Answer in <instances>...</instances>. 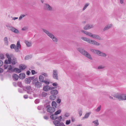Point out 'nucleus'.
I'll return each instance as SVG.
<instances>
[{
	"mask_svg": "<svg viewBox=\"0 0 126 126\" xmlns=\"http://www.w3.org/2000/svg\"><path fill=\"white\" fill-rule=\"evenodd\" d=\"M39 99H36L34 101L35 103L37 104L39 102Z\"/></svg>",
	"mask_w": 126,
	"mask_h": 126,
	"instance_id": "45",
	"label": "nucleus"
},
{
	"mask_svg": "<svg viewBox=\"0 0 126 126\" xmlns=\"http://www.w3.org/2000/svg\"><path fill=\"white\" fill-rule=\"evenodd\" d=\"M56 88V87H49L48 90H53L54 89H55Z\"/></svg>",
	"mask_w": 126,
	"mask_h": 126,
	"instance_id": "47",
	"label": "nucleus"
},
{
	"mask_svg": "<svg viewBox=\"0 0 126 126\" xmlns=\"http://www.w3.org/2000/svg\"><path fill=\"white\" fill-rule=\"evenodd\" d=\"M33 83L35 85V87L37 88H39L42 85L41 83L36 79L33 80Z\"/></svg>",
	"mask_w": 126,
	"mask_h": 126,
	"instance_id": "10",
	"label": "nucleus"
},
{
	"mask_svg": "<svg viewBox=\"0 0 126 126\" xmlns=\"http://www.w3.org/2000/svg\"><path fill=\"white\" fill-rule=\"evenodd\" d=\"M25 89V91L27 92V93L29 94H31L32 92V89L31 87L29 86H26Z\"/></svg>",
	"mask_w": 126,
	"mask_h": 126,
	"instance_id": "14",
	"label": "nucleus"
},
{
	"mask_svg": "<svg viewBox=\"0 0 126 126\" xmlns=\"http://www.w3.org/2000/svg\"><path fill=\"white\" fill-rule=\"evenodd\" d=\"M91 112H89L88 113H86L85 114L84 116L81 119V120H83L84 119L88 118V117H89V116L91 114Z\"/></svg>",
	"mask_w": 126,
	"mask_h": 126,
	"instance_id": "21",
	"label": "nucleus"
},
{
	"mask_svg": "<svg viewBox=\"0 0 126 126\" xmlns=\"http://www.w3.org/2000/svg\"><path fill=\"white\" fill-rule=\"evenodd\" d=\"M30 56H27L25 57V60H28L29 59Z\"/></svg>",
	"mask_w": 126,
	"mask_h": 126,
	"instance_id": "54",
	"label": "nucleus"
},
{
	"mask_svg": "<svg viewBox=\"0 0 126 126\" xmlns=\"http://www.w3.org/2000/svg\"><path fill=\"white\" fill-rule=\"evenodd\" d=\"M48 86H44L43 87V90L45 91H48Z\"/></svg>",
	"mask_w": 126,
	"mask_h": 126,
	"instance_id": "32",
	"label": "nucleus"
},
{
	"mask_svg": "<svg viewBox=\"0 0 126 126\" xmlns=\"http://www.w3.org/2000/svg\"><path fill=\"white\" fill-rule=\"evenodd\" d=\"M0 57H1V59H2L4 58V56L3 55L1 54L0 55Z\"/></svg>",
	"mask_w": 126,
	"mask_h": 126,
	"instance_id": "60",
	"label": "nucleus"
},
{
	"mask_svg": "<svg viewBox=\"0 0 126 126\" xmlns=\"http://www.w3.org/2000/svg\"><path fill=\"white\" fill-rule=\"evenodd\" d=\"M41 74L43 76H44L45 77H47L48 76V74L47 73H45V72H42L41 73Z\"/></svg>",
	"mask_w": 126,
	"mask_h": 126,
	"instance_id": "35",
	"label": "nucleus"
},
{
	"mask_svg": "<svg viewBox=\"0 0 126 126\" xmlns=\"http://www.w3.org/2000/svg\"><path fill=\"white\" fill-rule=\"evenodd\" d=\"M13 71L17 73H19L21 72V71L20 69L16 68L13 69Z\"/></svg>",
	"mask_w": 126,
	"mask_h": 126,
	"instance_id": "26",
	"label": "nucleus"
},
{
	"mask_svg": "<svg viewBox=\"0 0 126 126\" xmlns=\"http://www.w3.org/2000/svg\"><path fill=\"white\" fill-rule=\"evenodd\" d=\"M52 107L56 108L57 104L54 101H53L52 103Z\"/></svg>",
	"mask_w": 126,
	"mask_h": 126,
	"instance_id": "30",
	"label": "nucleus"
},
{
	"mask_svg": "<svg viewBox=\"0 0 126 126\" xmlns=\"http://www.w3.org/2000/svg\"><path fill=\"white\" fill-rule=\"evenodd\" d=\"M28 29V28L27 27H24L22 29V30L23 31H26V30H27Z\"/></svg>",
	"mask_w": 126,
	"mask_h": 126,
	"instance_id": "51",
	"label": "nucleus"
},
{
	"mask_svg": "<svg viewBox=\"0 0 126 126\" xmlns=\"http://www.w3.org/2000/svg\"><path fill=\"white\" fill-rule=\"evenodd\" d=\"M70 115V113H69L66 112L64 114V116L66 117H68Z\"/></svg>",
	"mask_w": 126,
	"mask_h": 126,
	"instance_id": "39",
	"label": "nucleus"
},
{
	"mask_svg": "<svg viewBox=\"0 0 126 126\" xmlns=\"http://www.w3.org/2000/svg\"><path fill=\"white\" fill-rule=\"evenodd\" d=\"M13 84L14 86H16V83L15 82H14L13 83Z\"/></svg>",
	"mask_w": 126,
	"mask_h": 126,
	"instance_id": "64",
	"label": "nucleus"
},
{
	"mask_svg": "<svg viewBox=\"0 0 126 126\" xmlns=\"http://www.w3.org/2000/svg\"><path fill=\"white\" fill-rule=\"evenodd\" d=\"M21 47L20 42L18 41L17 43L16 46L14 44H12L10 46V48L12 49H14L16 52H18L20 51L19 49L21 48Z\"/></svg>",
	"mask_w": 126,
	"mask_h": 126,
	"instance_id": "4",
	"label": "nucleus"
},
{
	"mask_svg": "<svg viewBox=\"0 0 126 126\" xmlns=\"http://www.w3.org/2000/svg\"><path fill=\"white\" fill-rule=\"evenodd\" d=\"M30 72L29 71H28L27 72V74L28 75H29L30 74Z\"/></svg>",
	"mask_w": 126,
	"mask_h": 126,
	"instance_id": "63",
	"label": "nucleus"
},
{
	"mask_svg": "<svg viewBox=\"0 0 126 126\" xmlns=\"http://www.w3.org/2000/svg\"><path fill=\"white\" fill-rule=\"evenodd\" d=\"M18 18V17H14L13 18V19L15 20L16 19H17Z\"/></svg>",
	"mask_w": 126,
	"mask_h": 126,
	"instance_id": "62",
	"label": "nucleus"
},
{
	"mask_svg": "<svg viewBox=\"0 0 126 126\" xmlns=\"http://www.w3.org/2000/svg\"><path fill=\"white\" fill-rule=\"evenodd\" d=\"M43 31L50 38L52 39L53 41L56 42L58 41L57 39L55 37L54 35L51 33L49 32L44 29H43Z\"/></svg>",
	"mask_w": 126,
	"mask_h": 126,
	"instance_id": "5",
	"label": "nucleus"
},
{
	"mask_svg": "<svg viewBox=\"0 0 126 126\" xmlns=\"http://www.w3.org/2000/svg\"><path fill=\"white\" fill-rule=\"evenodd\" d=\"M52 77L54 79H58V72L57 70H54L53 71Z\"/></svg>",
	"mask_w": 126,
	"mask_h": 126,
	"instance_id": "13",
	"label": "nucleus"
},
{
	"mask_svg": "<svg viewBox=\"0 0 126 126\" xmlns=\"http://www.w3.org/2000/svg\"><path fill=\"white\" fill-rule=\"evenodd\" d=\"M81 32L86 35L94 38L96 39L99 40H102L101 37L98 35L93 34L90 32L83 30L81 31Z\"/></svg>",
	"mask_w": 126,
	"mask_h": 126,
	"instance_id": "1",
	"label": "nucleus"
},
{
	"mask_svg": "<svg viewBox=\"0 0 126 126\" xmlns=\"http://www.w3.org/2000/svg\"><path fill=\"white\" fill-rule=\"evenodd\" d=\"M56 102L57 103L59 104L61 102V100L59 98H58Z\"/></svg>",
	"mask_w": 126,
	"mask_h": 126,
	"instance_id": "48",
	"label": "nucleus"
},
{
	"mask_svg": "<svg viewBox=\"0 0 126 126\" xmlns=\"http://www.w3.org/2000/svg\"><path fill=\"white\" fill-rule=\"evenodd\" d=\"M70 123V120H67L66 121V124L67 125H68Z\"/></svg>",
	"mask_w": 126,
	"mask_h": 126,
	"instance_id": "46",
	"label": "nucleus"
},
{
	"mask_svg": "<svg viewBox=\"0 0 126 126\" xmlns=\"http://www.w3.org/2000/svg\"><path fill=\"white\" fill-rule=\"evenodd\" d=\"M35 71L34 70H32V74H33V75H34L35 74Z\"/></svg>",
	"mask_w": 126,
	"mask_h": 126,
	"instance_id": "58",
	"label": "nucleus"
},
{
	"mask_svg": "<svg viewBox=\"0 0 126 126\" xmlns=\"http://www.w3.org/2000/svg\"><path fill=\"white\" fill-rule=\"evenodd\" d=\"M42 96L43 97H45L47 95V93L45 92H43L42 93Z\"/></svg>",
	"mask_w": 126,
	"mask_h": 126,
	"instance_id": "36",
	"label": "nucleus"
},
{
	"mask_svg": "<svg viewBox=\"0 0 126 126\" xmlns=\"http://www.w3.org/2000/svg\"><path fill=\"white\" fill-rule=\"evenodd\" d=\"M89 4L88 3H87L85 4L82 9L83 11L89 5Z\"/></svg>",
	"mask_w": 126,
	"mask_h": 126,
	"instance_id": "33",
	"label": "nucleus"
},
{
	"mask_svg": "<svg viewBox=\"0 0 126 126\" xmlns=\"http://www.w3.org/2000/svg\"><path fill=\"white\" fill-rule=\"evenodd\" d=\"M58 92L57 90H53L50 91V93L53 95H56L57 94Z\"/></svg>",
	"mask_w": 126,
	"mask_h": 126,
	"instance_id": "17",
	"label": "nucleus"
},
{
	"mask_svg": "<svg viewBox=\"0 0 126 126\" xmlns=\"http://www.w3.org/2000/svg\"><path fill=\"white\" fill-rule=\"evenodd\" d=\"M12 77L14 80L15 81L17 80L19 78L18 76L16 74H14L12 75Z\"/></svg>",
	"mask_w": 126,
	"mask_h": 126,
	"instance_id": "22",
	"label": "nucleus"
},
{
	"mask_svg": "<svg viewBox=\"0 0 126 126\" xmlns=\"http://www.w3.org/2000/svg\"><path fill=\"white\" fill-rule=\"evenodd\" d=\"M93 27V25L92 24H88L85 26L84 27L85 30H87L91 29Z\"/></svg>",
	"mask_w": 126,
	"mask_h": 126,
	"instance_id": "15",
	"label": "nucleus"
},
{
	"mask_svg": "<svg viewBox=\"0 0 126 126\" xmlns=\"http://www.w3.org/2000/svg\"><path fill=\"white\" fill-rule=\"evenodd\" d=\"M8 65L7 64H6L5 65H4V67L5 69H6L8 68Z\"/></svg>",
	"mask_w": 126,
	"mask_h": 126,
	"instance_id": "53",
	"label": "nucleus"
},
{
	"mask_svg": "<svg viewBox=\"0 0 126 126\" xmlns=\"http://www.w3.org/2000/svg\"><path fill=\"white\" fill-rule=\"evenodd\" d=\"M26 67V66L24 65L21 64L19 66V68L21 70H24Z\"/></svg>",
	"mask_w": 126,
	"mask_h": 126,
	"instance_id": "24",
	"label": "nucleus"
},
{
	"mask_svg": "<svg viewBox=\"0 0 126 126\" xmlns=\"http://www.w3.org/2000/svg\"><path fill=\"white\" fill-rule=\"evenodd\" d=\"M113 96L119 100H126V95L124 94L117 93L114 94Z\"/></svg>",
	"mask_w": 126,
	"mask_h": 126,
	"instance_id": "6",
	"label": "nucleus"
},
{
	"mask_svg": "<svg viewBox=\"0 0 126 126\" xmlns=\"http://www.w3.org/2000/svg\"><path fill=\"white\" fill-rule=\"evenodd\" d=\"M56 98V96L54 95H50L49 96V98L51 100H54Z\"/></svg>",
	"mask_w": 126,
	"mask_h": 126,
	"instance_id": "28",
	"label": "nucleus"
},
{
	"mask_svg": "<svg viewBox=\"0 0 126 126\" xmlns=\"http://www.w3.org/2000/svg\"><path fill=\"white\" fill-rule=\"evenodd\" d=\"M44 82L46 83L47 84H48L49 83V81H48L47 80H44L42 82Z\"/></svg>",
	"mask_w": 126,
	"mask_h": 126,
	"instance_id": "44",
	"label": "nucleus"
},
{
	"mask_svg": "<svg viewBox=\"0 0 126 126\" xmlns=\"http://www.w3.org/2000/svg\"><path fill=\"white\" fill-rule=\"evenodd\" d=\"M25 42L28 47H30L31 46V42H29L27 41H25Z\"/></svg>",
	"mask_w": 126,
	"mask_h": 126,
	"instance_id": "34",
	"label": "nucleus"
},
{
	"mask_svg": "<svg viewBox=\"0 0 126 126\" xmlns=\"http://www.w3.org/2000/svg\"><path fill=\"white\" fill-rule=\"evenodd\" d=\"M18 86L19 87H20L21 88H22L23 87V86L22 85V83H21V82H18Z\"/></svg>",
	"mask_w": 126,
	"mask_h": 126,
	"instance_id": "41",
	"label": "nucleus"
},
{
	"mask_svg": "<svg viewBox=\"0 0 126 126\" xmlns=\"http://www.w3.org/2000/svg\"><path fill=\"white\" fill-rule=\"evenodd\" d=\"M81 39L89 43L96 46H99L100 45V44L97 42L95 40H91L88 38L84 37H81Z\"/></svg>",
	"mask_w": 126,
	"mask_h": 126,
	"instance_id": "3",
	"label": "nucleus"
},
{
	"mask_svg": "<svg viewBox=\"0 0 126 126\" xmlns=\"http://www.w3.org/2000/svg\"><path fill=\"white\" fill-rule=\"evenodd\" d=\"M25 75L24 73H21L19 75V78L21 79H23L25 78Z\"/></svg>",
	"mask_w": 126,
	"mask_h": 126,
	"instance_id": "23",
	"label": "nucleus"
},
{
	"mask_svg": "<svg viewBox=\"0 0 126 126\" xmlns=\"http://www.w3.org/2000/svg\"><path fill=\"white\" fill-rule=\"evenodd\" d=\"M24 97L25 99H27L28 98V96L27 95H25L24 96Z\"/></svg>",
	"mask_w": 126,
	"mask_h": 126,
	"instance_id": "56",
	"label": "nucleus"
},
{
	"mask_svg": "<svg viewBox=\"0 0 126 126\" xmlns=\"http://www.w3.org/2000/svg\"><path fill=\"white\" fill-rule=\"evenodd\" d=\"M61 111V110H59L55 112V114L56 115H58L60 113Z\"/></svg>",
	"mask_w": 126,
	"mask_h": 126,
	"instance_id": "37",
	"label": "nucleus"
},
{
	"mask_svg": "<svg viewBox=\"0 0 126 126\" xmlns=\"http://www.w3.org/2000/svg\"><path fill=\"white\" fill-rule=\"evenodd\" d=\"M52 85L54 87H56L58 86V84L56 82H55L53 83L52 84Z\"/></svg>",
	"mask_w": 126,
	"mask_h": 126,
	"instance_id": "49",
	"label": "nucleus"
},
{
	"mask_svg": "<svg viewBox=\"0 0 126 126\" xmlns=\"http://www.w3.org/2000/svg\"><path fill=\"white\" fill-rule=\"evenodd\" d=\"M124 0H120V2L121 4H123L124 3Z\"/></svg>",
	"mask_w": 126,
	"mask_h": 126,
	"instance_id": "61",
	"label": "nucleus"
},
{
	"mask_svg": "<svg viewBox=\"0 0 126 126\" xmlns=\"http://www.w3.org/2000/svg\"><path fill=\"white\" fill-rule=\"evenodd\" d=\"M44 77L41 74L39 76V81L42 82L44 80Z\"/></svg>",
	"mask_w": 126,
	"mask_h": 126,
	"instance_id": "27",
	"label": "nucleus"
},
{
	"mask_svg": "<svg viewBox=\"0 0 126 126\" xmlns=\"http://www.w3.org/2000/svg\"><path fill=\"white\" fill-rule=\"evenodd\" d=\"M112 25L111 24L108 25L105 27L103 29V30L105 31L109 29L112 27Z\"/></svg>",
	"mask_w": 126,
	"mask_h": 126,
	"instance_id": "20",
	"label": "nucleus"
},
{
	"mask_svg": "<svg viewBox=\"0 0 126 126\" xmlns=\"http://www.w3.org/2000/svg\"><path fill=\"white\" fill-rule=\"evenodd\" d=\"M44 119L46 120H47L48 119V117L47 116H44Z\"/></svg>",
	"mask_w": 126,
	"mask_h": 126,
	"instance_id": "59",
	"label": "nucleus"
},
{
	"mask_svg": "<svg viewBox=\"0 0 126 126\" xmlns=\"http://www.w3.org/2000/svg\"><path fill=\"white\" fill-rule=\"evenodd\" d=\"M4 41L5 45H8V38L7 37H5L4 39Z\"/></svg>",
	"mask_w": 126,
	"mask_h": 126,
	"instance_id": "31",
	"label": "nucleus"
},
{
	"mask_svg": "<svg viewBox=\"0 0 126 126\" xmlns=\"http://www.w3.org/2000/svg\"><path fill=\"white\" fill-rule=\"evenodd\" d=\"M46 108H47V111L48 112L52 113L54 112L55 110V108L50 107V106H47Z\"/></svg>",
	"mask_w": 126,
	"mask_h": 126,
	"instance_id": "11",
	"label": "nucleus"
},
{
	"mask_svg": "<svg viewBox=\"0 0 126 126\" xmlns=\"http://www.w3.org/2000/svg\"><path fill=\"white\" fill-rule=\"evenodd\" d=\"M78 50L79 52L89 59L92 60V57L90 54L87 51L81 48H79Z\"/></svg>",
	"mask_w": 126,
	"mask_h": 126,
	"instance_id": "2",
	"label": "nucleus"
},
{
	"mask_svg": "<svg viewBox=\"0 0 126 126\" xmlns=\"http://www.w3.org/2000/svg\"><path fill=\"white\" fill-rule=\"evenodd\" d=\"M6 26L7 27L8 29L9 30L14 32V33H19V31L13 27L9 25H6Z\"/></svg>",
	"mask_w": 126,
	"mask_h": 126,
	"instance_id": "8",
	"label": "nucleus"
},
{
	"mask_svg": "<svg viewBox=\"0 0 126 126\" xmlns=\"http://www.w3.org/2000/svg\"><path fill=\"white\" fill-rule=\"evenodd\" d=\"M37 108L38 110H41L42 109V107L41 106H38Z\"/></svg>",
	"mask_w": 126,
	"mask_h": 126,
	"instance_id": "52",
	"label": "nucleus"
},
{
	"mask_svg": "<svg viewBox=\"0 0 126 126\" xmlns=\"http://www.w3.org/2000/svg\"><path fill=\"white\" fill-rule=\"evenodd\" d=\"M7 57L8 58V60H6L5 61V63L6 64H10L11 63L13 65L15 64L16 63V60L15 59H14V61L12 60L11 61V58L8 56Z\"/></svg>",
	"mask_w": 126,
	"mask_h": 126,
	"instance_id": "9",
	"label": "nucleus"
},
{
	"mask_svg": "<svg viewBox=\"0 0 126 126\" xmlns=\"http://www.w3.org/2000/svg\"><path fill=\"white\" fill-rule=\"evenodd\" d=\"M90 51L96 54L102 56L106 57V54L101 52L99 51L94 49H90Z\"/></svg>",
	"mask_w": 126,
	"mask_h": 126,
	"instance_id": "7",
	"label": "nucleus"
},
{
	"mask_svg": "<svg viewBox=\"0 0 126 126\" xmlns=\"http://www.w3.org/2000/svg\"><path fill=\"white\" fill-rule=\"evenodd\" d=\"M101 106L100 105L98 107L97 109L96 110V111L97 112L99 111L101 109Z\"/></svg>",
	"mask_w": 126,
	"mask_h": 126,
	"instance_id": "38",
	"label": "nucleus"
},
{
	"mask_svg": "<svg viewBox=\"0 0 126 126\" xmlns=\"http://www.w3.org/2000/svg\"><path fill=\"white\" fill-rule=\"evenodd\" d=\"M93 125L94 126H97L99 125V123L98 120H96L92 122Z\"/></svg>",
	"mask_w": 126,
	"mask_h": 126,
	"instance_id": "19",
	"label": "nucleus"
},
{
	"mask_svg": "<svg viewBox=\"0 0 126 126\" xmlns=\"http://www.w3.org/2000/svg\"><path fill=\"white\" fill-rule=\"evenodd\" d=\"M104 67V66L102 65H100L98 67V69H102Z\"/></svg>",
	"mask_w": 126,
	"mask_h": 126,
	"instance_id": "50",
	"label": "nucleus"
},
{
	"mask_svg": "<svg viewBox=\"0 0 126 126\" xmlns=\"http://www.w3.org/2000/svg\"><path fill=\"white\" fill-rule=\"evenodd\" d=\"M58 120H59V121L60 122L61 121V120L62 119V117L61 116H60L58 117H57V118Z\"/></svg>",
	"mask_w": 126,
	"mask_h": 126,
	"instance_id": "43",
	"label": "nucleus"
},
{
	"mask_svg": "<svg viewBox=\"0 0 126 126\" xmlns=\"http://www.w3.org/2000/svg\"><path fill=\"white\" fill-rule=\"evenodd\" d=\"M25 82L27 84H28L30 83L31 80L30 79L26 78L25 80Z\"/></svg>",
	"mask_w": 126,
	"mask_h": 126,
	"instance_id": "29",
	"label": "nucleus"
},
{
	"mask_svg": "<svg viewBox=\"0 0 126 126\" xmlns=\"http://www.w3.org/2000/svg\"><path fill=\"white\" fill-rule=\"evenodd\" d=\"M51 118L53 120H55L57 118V115L54 114L51 115L50 116Z\"/></svg>",
	"mask_w": 126,
	"mask_h": 126,
	"instance_id": "25",
	"label": "nucleus"
},
{
	"mask_svg": "<svg viewBox=\"0 0 126 126\" xmlns=\"http://www.w3.org/2000/svg\"><path fill=\"white\" fill-rule=\"evenodd\" d=\"M79 116L80 117L82 115V110H80L79 111Z\"/></svg>",
	"mask_w": 126,
	"mask_h": 126,
	"instance_id": "42",
	"label": "nucleus"
},
{
	"mask_svg": "<svg viewBox=\"0 0 126 126\" xmlns=\"http://www.w3.org/2000/svg\"><path fill=\"white\" fill-rule=\"evenodd\" d=\"M3 62L1 60H0V66H2L3 64Z\"/></svg>",
	"mask_w": 126,
	"mask_h": 126,
	"instance_id": "55",
	"label": "nucleus"
},
{
	"mask_svg": "<svg viewBox=\"0 0 126 126\" xmlns=\"http://www.w3.org/2000/svg\"><path fill=\"white\" fill-rule=\"evenodd\" d=\"M3 69L2 68L0 67V73H1L3 72Z\"/></svg>",
	"mask_w": 126,
	"mask_h": 126,
	"instance_id": "57",
	"label": "nucleus"
},
{
	"mask_svg": "<svg viewBox=\"0 0 126 126\" xmlns=\"http://www.w3.org/2000/svg\"><path fill=\"white\" fill-rule=\"evenodd\" d=\"M25 15H22L19 17V20H21V19L25 16Z\"/></svg>",
	"mask_w": 126,
	"mask_h": 126,
	"instance_id": "40",
	"label": "nucleus"
},
{
	"mask_svg": "<svg viewBox=\"0 0 126 126\" xmlns=\"http://www.w3.org/2000/svg\"><path fill=\"white\" fill-rule=\"evenodd\" d=\"M53 123L56 126H65L63 122L60 123V122L57 120L53 121Z\"/></svg>",
	"mask_w": 126,
	"mask_h": 126,
	"instance_id": "12",
	"label": "nucleus"
},
{
	"mask_svg": "<svg viewBox=\"0 0 126 126\" xmlns=\"http://www.w3.org/2000/svg\"><path fill=\"white\" fill-rule=\"evenodd\" d=\"M46 9L49 11H51L52 10V7L50 5L47 4H46L45 6Z\"/></svg>",
	"mask_w": 126,
	"mask_h": 126,
	"instance_id": "16",
	"label": "nucleus"
},
{
	"mask_svg": "<svg viewBox=\"0 0 126 126\" xmlns=\"http://www.w3.org/2000/svg\"><path fill=\"white\" fill-rule=\"evenodd\" d=\"M8 70L7 72H12L13 71V69H12V66L11 65H8Z\"/></svg>",
	"mask_w": 126,
	"mask_h": 126,
	"instance_id": "18",
	"label": "nucleus"
}]
</instances>
